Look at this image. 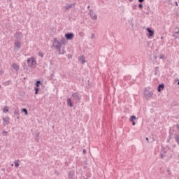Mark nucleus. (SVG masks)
Listing matches in <instances>:
<instances>
[{
    "label": "nucleus",
    "instance_id": "nucleus-1",
    "mask_svg": "<svg viewBox=\"0 0 179 179\" xmlns=\"http://www.w3.org/2000/svg\"><path fill=\"white\" fill-rule=\"evenodd\" d=\"M52 47L57 50V51H59V55L65 54L64 50H61L62 45L61 44L59 41L57 39V38L54 39Z\"/></svg>",
    "mask_w": 179,
    "mask_h": 179
},
{
    "label": "nucleus",
    "instance_id": "nucleus-31",
    "mask_svg": "<svg viewBox=\"0 0 179 179\" xmlns=\"http://www.w3.org/2000/svg\"><path fill=\"white\" fill-rule=\"evenodd\" d=\"M83 155H86V150H85V149H84V150H83Z\"/></svg>",
    "mask_w": 179,
    "mask_h": 179
},
{
    "label": "nucleus",
    "instance_id": "nucleus-7",
    "mask_svg": "<svg viewBox=\"0 0 179 179\" xmlns=\"http://www.w3.org/2000/svg\"><path fill=\"white\" fill-rule=\"evenodd\" d=\"M145 98L147 100H149V99H152V96H153L152 92H145Z\"/></svg>",
    "mask_w": 179,
    "mask_h": 179
},
{
    "label": "nucleus",
    "instance_id": "nucleus-40",
    "mask_svg": "<svg viewBox=\"0 0 179 179\" xmlns=\"http://www.w3.org/2000/svg\"><path fill=\"white\" fill-rule=\"evenodd\" d=\"M173 37H176V34H173Z\"/></svg>",
    "mask_w": 179,
    "mask_h": 179
},
{
    "label": "nucleus",
    "instance_id": "nucleus-20",
    "mask_svg": "<svg viewBox=\"0 0 179 179\" xmlns=\"http://www.w3.org/2000/svg\"><path fill=\"white\" fill-rule=\"evenodd\" d=\"M22 113H24L25 115H27V114H29V113L27 112V109L26 108H22Z\"/></svg>",
    "mask_w": 179,
    "mask_h": 179
},
{
    "label": "nucleus",
    "instance_id": "nucleus-24",
    "mask_svg": "<svg viewBox=\"0 0 179 179\" xmlns=\"http://www.w3.org/2000/svg\"><path fill=\"white\" fill-rule=\"evenodd\" d=\"M175 33H176V34H179V28L178 27L175 28Z\"/></svg>",
    "mask_w": 179,
    "mask_h": 179
},
{
    "label": "nucleus",
    "instance_id": "nucleus-29",
    "mask_svg": "<svg viewBox=\"0 0 179 179\" xmlns=\"http://www.w3.org/2000/svg\"><path fill=\"white\" fill-rule=\"evenodd\" d=\"M132 9H134V10H136V5H134L132 6Z\"/></svg>",
    "mask_w": 179,
    "mask_h": 179
},
{
    "label": "nucleus",
    "instance_id": "nucleus-12",
    "mask_svg": "<svg viewBox=\"0 0 179 179\" xmlns=\"http://www.w3.org/2000/svg\"><path fill=\"white\" fill-rule=\"evenodd\" d=\"M67 105L70 107H73V103H72V99L71 98L67 99Z\"/></svg>",
    "mask_w": 179,
    "mask_h": 179
},
{
    "label": "nucleus",
    "instance_id": "nucleus-9",
    "mask_svg": "<svg viewBox=\"0 0 179 179\" xmlns=\"http://www.w3.org/2000/svg\"><path fill=\"white\" fill-rule=\"evenodd\" d=\"M9 117H6L3 118V124L4 125V127L6 125H9Z\"/></svg>",
    "mask_w": 179,
    "mask_h": 179
},
{
    "label": "nucleus",
    "instance_id": "nucleus-4",
    "mask_svg": "<svg viewBox=\"0 0 179 179\" xmlns=\"http://www.w3.org/2000/svg\"><path fill=\"white\" fill-rule=\"evenodd\" d=\"M89 15L90 16V18L92 19V20H97V15H96L94 13L93 10H89Z\"/></svg>",
    "mask_w": 179,
    "mask_h": 179
},
{
    "label": "nucleus",
    "instance_id": "nucleus-11",
    "mask_svg": "<svg viewBox=\"0 0 179 179\" xmlns=\"http://www.w3.org/2000/svg\"><path fill=\"white\" fill-rule=\"evenodd\" d=\"M68 178L69 179H73V178H75V173L73 172V171H70L69 173Z\"/></svg>",
    "mask_w": 179,
    "mask_h": 179
},
{
    "label": "nucleus",
    "instance_id": "nucleus-37",
    "mask_svg": "<svg viewBox=\"0 0 179 179\" xmlns=\"http://www.w3.org/2000/svg\"><path fill=\"white\" fill-rule=\"evenodd\" d=\"M175 3L176 6H178V3L177 1H176Z\"/></svg>",
    "mask_w": 179,
    "mask_h": 179
},
{
    "label": "nucleus",
    "instance_id": "nucleus-43",
    "mask_svg": "<svg viewBox=\"0 0 179 179\" xmlns=\"http://www.w3.org/2000/svg\"><path fill=\"white\" fill-rule=\"evenodd\" d=\"M0 89H1V85H0Z\"/></svg>",
    "mask_w": 179,
    "mask_h": 179
},
{
    "label": "nucleus",
    "instance_id": "nucleus-18",
    "mask_svg": "<svg viewBox=\"0 0 179 179\" xmlns=\"http://www.w3.org/2000/svg\"><path fill=\"white\" fill-rule=\"evenodd\" d=\"M65 41H66L65 38H62V39L60 40L59 43L62 45L63 44H65Z\"/></svg>",
    "mask_w": 179,
    "mask_h": 179
},
{
    "label": "nucleus",
    "instance_id": "nucleus-5",
    "mask_svg": "<svg viewBox=\"0 0 179 179\" xmlns=\"http://www.w3.org/2000/svg\"><path fill=\"white\" fill-rule=\"evenodd\" d=\"M146 30L148 31V34H147L148 38L153 37V36H155V31L152 30V29L148 27Z\"/></svg>",
    "mask_w": 179,
    "mask_h": 179
},
{
    "label": "nucleus",
    "instance_id": "nucleus-26",
    "mask_svg": "<svg viewBox=\"0 0 179 179\" xmlns=\"http://www.w3.org/2000/svg\"><path fill=\"white\" fill-rule=\"evenodd\" d=\"M38 55L39 57H41V58L44 57V55L43 54V52H38Z\"/></svg>",
    "mask_w": 179,
    "mask_h": 179
},
{
    "label": "nucleus",
    "instance_id": "nucleus-16",
    "mask_svg": "<svg viewBox=\"0 0 179 179\" xmlns=\"http://www.w3.org/2000/svg\"><path fill=\"white\" fill-rule=\"evenodd\" d=\"M14 115H16V116L17 115H20V113H19V109L18 108L15 110Z\"/></svg>",
    "mask_w": 179,
    "mask_h": 179
},
{
    "label": "nucleus",
    "instance_id": "nucleus-42",
    "mask_svg": "<svg viewBox=\"0 0 179 179\" xmlns=\"http://www.w3.org/2000/svg\"><path fill=\"white\" fill-rule=\"evenodd\" d=\"M11 166H13V164H12Z\"/></svg>",
    "mask_w": 179,
    "mask_h": 179
},
{
    "label": "nucleus",
    "instance_id": "nucleus-36",
    "mask_svg": "<svg viewBox=\"0 0 179 179\" xmlns=\"http://www.w3.org/2000/svg\"><path fill=\"white\" fill-rule=\"evenodd\" d=\"M145 0H138V2H140V3H142V2H143Z\"/></svg>",
    "mask_w": 179,
    "mask_h": 179
},
{
    "label": "nucleus",
    "instance_id": "nucleus-22",
    "mask_svg": "<svg viewBox=\"0 0 179 179\" xmlns=\"http://www.w3.org/2000/svg\"><path fill=\"white\" fill-rule=\"evenodd\" d=\"M40 85H41V81L40 80L36 81V87H40Z\"/></svg>",
    "mask_w": 179,
    "mask_h": 179
},
{
    "label": "nucleus",
    "instance_id": "nucleus-14",
    "mask_svg": "<svg viewBox=\"0 0 179 179\" xmlns=\"http://www.w3.org/2000/svg\"><path fill=\"white\" fill-rule=\"evenodd\" d=\"M163 89H164V84H160L158 86L157 91L162 92V90H163Z\"/></svg>",
    "mask_w": 179,
    "mask_h": 179
},
{
    "label": "nucleus",
    "instance_id": "nucleus-38",
    "mask_svg": "<svg viewBox=\"0 0 179 179\" xmlns=\"http://www.w3.org/2000/svg\"><path fill=\"white\" fill-rule=\"evenodd\" d=\"M132 122V125H136L135 121L134 122Z\"/></svg>",
    "mask_w": 179,
    "mask_h": 179
},
{
    "label": "nucleus",
    "instance_id": "nucleus-6",
    "mask_svg": "<svg viewBox=\"0 0 179 179\" xmlns=\"http://www.w3.org/2000/svg\"><path fill=\"white\" fill-rule=\"evenodd\" d=\"M15 50H16V51H19L20 50V48H22V43H20V41H16L15 42Z\"/></svg>",
    "mask_w": 179,
    "mask_h": 179
},
{
    "label": "nucleus",
    "instance_id": "nucleus-15",
    "mask_svg": "<svg viewBox=\"0 0 179 179\" xmlns=\"http://www.w3.org/2000/svg\"><path fill=\"white\" fill-rule=\"evenodd\" d=\"M135 120H136V117L135 115L131 116V117H130L131 122H134L135 121Z\"/></svg>",
    "mask_w": 179,
    "mask_h": 179
},
{
    "label": "nucleus",
    "instance_id": "nucleus-3",
    "mask_svg": "<svg viewBox=\"0 0 179 179\" xmlns=\"http://www.w3.org/2000/svg\"><path fill=\"white\" fill-rule=\"evenodd\" d=\"M27 64H30L29 66H33L34 65H36L37 62H36V59H34V57H31V58H28L27 60Z\"/></svg>",
    "mask_w": 179,
    "mask_h": 179
},
{
    "label": "nucleus",
    "instance_id": "nucleus-2",
    "mask_svg": "<svg viewBox=\"0 0 179 179\" xmlns=\"http://www.w3.org/2000/svg\"><path fill=\"white\" fill-rule=\"evenodd\" d=\"M71 97L73 98V101H74V103H79L80 101V96L78 92H73Z\"/></svg>",
    "mask_w": 179,
    "mask_h": 179
},
{
    "label": "nucleus",
    "instance_id": "nucleus-41",
    "mask_svg": "<svg viewBox=\"0 0 179 179\" xmlns=\"http://www.w3.org/2000/svg\"><path fill=\"white\" fill-rule=\"evenodd\" d=\"M161 159H163V155L161 156Z\"/></svg>",
    "mask_w": 179,
    "mask_h": 179
},
{
    "label": "nucleus",
    "instance_id": "nucleus-28",
    "mask_svg": "<svg viewBox=\"0 0 179 179\" xmlns=\"http://www.w3.org/2000/svg\"><path fill=\"white\" fill-rule=\"evenodd\" d=\"M7 132L6 131H3L2 132V135H3L4 136H6Z\"/></svg>",
    "mask_w": 179,
    "mask_h": 179
},
{
    "label": "nucleus",
    "instance_id": "nucleus-19",
    "mask_svg": "<svg viewBox=\"0 0 179 179\" xmlns=\"http://www.w3.org/2000/svg\"><path fill=\"white\" fill-rule=\"evenodd\" d=\"M8 111H9V108H8V106H6L3 108V112L8 113Z\"/></svg>",
    "mask_w": 179,
    "mask_h": 179
},
{
    "label": "nucleus",
    "instance_id": "nucleus-17",
    "mask_svg": "<svg viewBox=\"0 0 179 179\" xmlns=\"http://www.w3.org/2000/svg\"><path fill=\"white\" fill-rule=\"evenodd\" d=\"M19 160H17V161H15L14 163H15V167L17 168L19 167V166H20V164H19Z\"/></svg>",
    "mask_w": 179,
    "mask_h": 179
},
{
    "label": "nucleus",
    "instance_id": "nucleus-10",
    "mask_svg": "<svg viewBox=\"0 0 179 179\" xmlns=\"http://www.w3.org/2000/svg\"><path fill=\"white\" fill-rule=\"evenodd\" d=\"M12 68L13 69H15V71H16V72H18L19 69H20V68L19 67L18 65H17L16 63H13L12 64Z\"/></svg>",
    "mask_w": 179,
    "mask_h": 179
},
{
    "label": "nucleus",
    "instance_id": "nucleus-25",
    "mask_svg": "<svg viewBox=\"0 0 179 179\" xmlns=\"http://www.w3.org/2000/svg\"><path fill=\"white\" fill-rule=\"evenodd\" d=\"M38 90H40V88L38 87L35 88V94H38Z\"/></svg>",
    "mask_w": 179,
    "mask_h": 179
},
{
    "label": "nucleus",
    "instance_id": "nucleus-35",
    "mask_svg": "<svg viewBox=\"0 0 179 179\" xmlns=\"http://www.w3.org/2000/svg\"><path fill=\"white\" fill-rule=\"evenodd\" d=\"M145 139L148 141V143H149V138L146 137Z\"/></svg>",
    "mask_w": 179,
    "mask_h": 179
},
{
    "label": "nucleus",
    "instance_id": "nucleus-39",
    "mask_svg": "<svg viewBox=\"0 0 179 179\" xmlns=\"http://www.w3.org/2000/svg\"><path fill=\"white\" fill-rule=\"evenodd\" d=\"M90 8V6H87V9H89Z\"/></svg>",
    "mask_w": 179,
    "mask_h": 179
},
{
    "label": "nucleus",
    "instance_id": "nucleus-34",
    "mask_svg": "<svg viewBox=\"0 0 179 179\" xmlns=\"http://www.w3.org/2000/svg\"><path fill=\"white\" fill-rule=\"evenodd\" d=\"M38 136H40V133L36 134V138H38Z\"/></svg>",
    "mask_w": 179,
    "mask_h": 179
},
{
    "label": "nucleus",
    "instance_id": "nucleus-32",
    "mask_svg": "<svg viewBox=\"0 0 179 179\" xmlns=\"http://www.w3.org/2000/svg\"><path fill=\"white\" fill-rule=\"evenodd\" d=\"M16 117H17V120H19V118H20V115H18Z\"/></svg>",
    "mask_w": 179,
    "mask_h": 179
},
{
    "label": "nucleus",
    "instance_id": "nucleus-27",
    "mask_svg": "<svg viewBox=\"0 0 179 179\" xmlns=\"http://www.w3.org/2000/svg\"><path fill=\"white\" fill-rule=\"evenodd\" d=\"M138 8H140V9H142L143 8V3H140L138 5Z\"/></svg>",
    "mask_w": 179,
    "mask_h": 179
},
{
    "label": "nucleus",
    "instance_id": "nucleus-33",
    "mask_svg": "<svg viewBox=\"0 0 179 179\" xmlns=\"http://www.w3.org/2000/svg\"><path fill=\"white\" fill-rule=\"evenodd\" d=\"M176 128H177V129H178V131H179V124H176Z\"/></svg>",
    "mask_w": 179,
    "mask_h": 179
},
{
    "label": "nucleus",
    "instance_id": "nucleus-21",
    "mask_svg": "<svg viewBox=\"0 0 179 179\" xmlns=\"http://www.w3.org/2000/svg\"><path fill=\"white\" fill-rule=\"evenodd\" d=\"M159 59H166V55H160L159 56Z\"/></svg>",
    "mask_w": 179,
    "mask_h": 179
},
{
    "label": "nucleus",
    "instance_id": "nucleus-30",
    "mask_svg": "<svg viewBox=\"0 0 179 179\" xmlns=\"http://www.w3.org/2000/svg\"><path fill=\"white\" fill-rule=\"evenodd\" d=\"M94 37H95V35H94V34H92V36H91V38H92V39H93V38H94Z\"/></svg>",
    "mask_w": 179,
    "mask_h": 179
},
{
    "label": "nucleus",
    "instance_id": "nucleus-23",
    "mask_svg": "<svg viewBox=\"0 0 179 179\" xmlns=\"http://www.w3.org/2000/svg\"><path fill=\"white\" fill-rule=\"evenodd\" d=\"M176 141L177 142L178 145H179V134H178L176 137H175Z\"/></svg>",
    "mask_w": 179,
    "mask_h": 179
},
{
    "label": "nucleus",
    "instance_id": "nucleus-13",
    "mask_svg": "<svg viewBox=\"0 0 179 179\" xmlns=\"http://www.w3.org/2000/svg\"><path fill=\"white\" fill-rule=\"evenodd\" d=\"M85 59V56H83V55L78 58V61L80 62H81L82 64H85V62H86V61Z\"/></svg>",
    "mask_w": 179,
    "mask_h": 179
},
{
    "label": "nucleus",
    "instance_id": "nucleus-8",
    "mask_svg": "<svg viewBox=\"0 0 179 179\" xmlns=\"http://www.w3.org/2000/svg\"><path fill=\"white\" fill-rule=\"evenodd\" d=\"M73 33H68L65 34L66 40H72L73 38Z\"/></svg>",
    "mask_w": 179,
    "mask_h": 179
}]
</instances>
